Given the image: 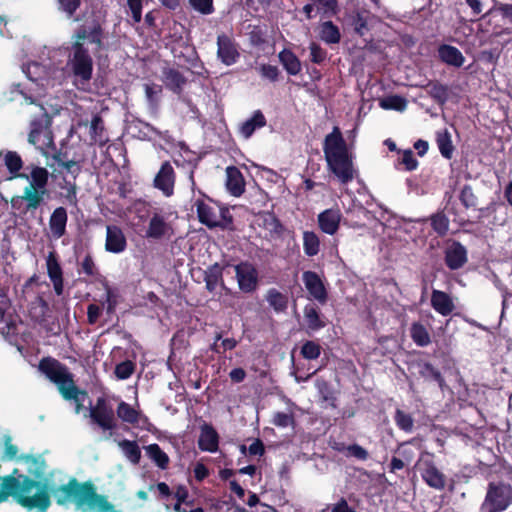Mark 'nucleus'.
Instances as JSON below:
<instances>
[{
	"label": "nucleus",
	"mask_w": 512,
	"mask_h": 512,
	"mask_svg": "<svg viewBox=\"0 0 512 512\" xmlns=\"http://www.w3.org/2000/svg\"><path fill=\"white\" fill-rule=\"evenodd\" d=\"M86 43L100 44L97 32L87 35L85 30H80L74 37L71 53L67 60V68L72 76L73 85L82 91L90 89V80L93 74V60L85 48Z\"/></svg>",
	"instance_id": "obj_1"
},
{
	"label": "nucleus",
	"mask_w": 512,
	"mask_h": 512,
	"mask_svg": "<svg viewBox=\"0 0 512 512\" xmlns=\"http://www.w3.org/2000/svg\"><path fill=\"white\" fill-rule=\"evenodd\" d=\"M323 152L328 169L341 183L346 184L353 180L355 174L353 154L348 149L339 127H333L332 132L326 135Z\"/></svg>",
	"instance_id": "obj_2"
},
{
	"label": "nucleus",
	"mask_w": 512,
	"mask_h": 512,
	"mask_svg": "<svg viewBox=\"0 0 512 512\" xmlns=\"http://www.w3.org/2000/svg\"><path fill=\"white\" fill-rule=\"evenodd\" d=\"M55 476L56 474H52V478H49V496L52 494L59 505L74 503L77 510L92 512L103 497L91 486L81 485L75 479H69L67 483L56 481Z\"/></svg>",
	"instance_id": "obj_3"
},
{
	"label": "nucleus",
	"mask_w": 512,
	"mask_h": 512,
	"mask_svg": "<svg viewBox=\"0 0 512 512\" xmlns=\"http://www.w3.org/2000/svg\"><path fill=\"white\" fill-rule=\"evenodd\" d=\"M19 179L24 180L25 185L22 193L12 198V206L16 207L20 202H23L28 211L36 210L48 194V170L45 167L30 164L19 175Z\"/></svg>",
	"instance_id": "obj_4"
},
{
	"label": "nucleus",
	"mask_w": 512,
	"mask_h": 512,
	"mask_svg": "<svg viewBox=\"0 0 512 512\" xmlns=\"http://www.w3.org/2000/svg\"><path fill=\"white\" fill-rule=\"evenodd\" d=\"M13 498L27 510L46 512L51 504L49 478L32 480L18 472L16 486L13 488Z\"/></svg>",
	"instance_id": "obj_5"
},
{
	"label": "nucleus",
	"mask_w": 512,
	"mask_h": 512,
	"mask_svg": "<svg viewBox=\"0 0 512 512\" xmlns=\"http://www.w3.org/2000/svg\"><path fill=\"white\" fill-rule=\"evenodd\" d=\"M40 371L54 382L63 398L76 403V413L80 412L85 393L78 390L66 367L52 358H45L39 364Z\"/></svg>",
	"instance_id": "obj_6"
},
{
	"label": "nucleus",
	"mask_w": 512,
	"mask_h": 512,
	"mask_svg": "<svg viewBox=\"0 0 512 512\" xmlns=\"http://www.w3.org/2000/svg\"><path fill=\"white\" fill-rule=\"evenodd\" d=\"M39 111L30 122L28 142L33 145L44 157L49 158L55 153V143L51 126V117L42 106H35Z\"/></svg>",
	"instance_id": "obj_7"
},
{
	"label": "nucleus",
	"mask_w": 512,
	"mask_h": 512,
	"mask_svg": "<svg viewBox=\"0 0 512 512\" xmlns=\"http://www.w3.org/2000/svg\"><path fill=\"white\" fill-rule=\"evenodd\" d=\"M197 213L199 221L209 228L224 226L231 223V217L227 208L212 201H197Z\"/></svg>",
	"instance_id": "obj_8"
},
{
	"label": "nucleus",
	"mask_w": 512,
	"mask_h": 512,
	"mask_svg": "<svg viewBox=\"0 0 512 512\" xmlns=\"http://www.w3.org/2000/svg\"><path fill=\"white\" fill-rule=\"evenodd\" d=\"M512 498V489L507 485H490L482 512H501L507 508Z\"/></svg>",
	"instance_id": "obj_9"
},
{
	"label": "nucleus",
	"mask_w": 512,
	"mask_h": 512,
	"mask_svg": "<svg viewBox=\"0 0 512 512\" xmlns=\"http://www.w3.org/2000/svg\"><path fill=\"white\" fill-rule=\"evenodd\" d=\"M239 289L245 293L254 291L258 285L256 268L248 262H242L233 267Z\"/></svg>",
	"instance_id": "obj_10"
},
{
	"label": "nucleus",
	"mask_w": 512,
	"mask_h": 512,
	"mask_svg": "<svg viewBox=\"0 0 512 512\" xmlns=\"http://www.w3.org/2000/svg\"><path fill=\"white\" fill-rule=\"evenodd\" d=\"M217 56L227 66L236 63L239 58L238 49L234 41L227 35L222 34L217 38Z\"/></svg>",
	"instance_id": "obj_11"
},
{
	"label": "nucleus",
	"mask_w": 512,
	"mask_h": 512,
	"mask_svg": "<svg viewBox=\"0 0 512 512\" xmlns=\"http://www.w3.org/2000/svg\"><path fill=\"white\" fill-rule=\"evenodd\" d=\"M302 280L311 297H313L321 304L326 302L327 292L321 278L317 273L306 271L302 275Z\"/></svg>",
	"instance_id": "obj_12"
},
{
	"label": "nucleus",
	"mask_w": 512,
	"mask_h": 512,
	"mask_svg": "<svg viewBox=\"0 0 512 512\" xmlns=\"http://www.w3.org/2000/svg\"><path fill=\"white\" fill-rule=\"evenodd\" d=\"M174 182L175 174L173 167L170 165L169 162L163 163L159 172L155 176V187L161 190L166 197H169L174 192Z\"/></svg>",
	"instance_id": "obj_13"
},
{
	"label": "nucleus",
	"mask_w": 512,
	"mask_h": 512,
	"mask_svg": "<svg viewBox=\"0 0 512 512\" xmlns=\"http://www.w3.org/2000/svg\"><path fill=\"white\" fill-rule=\"evenodd\" d=\"M91 419L101 428L110 430L114 427L113 412L106 406L104 399H98L96 405L90 410Z\"/></svg>",
	"instance_id": "obj_14"
},
{
	"label": "nucleus",
	"mask_w": 512,
	"mask_h": 512,
	"mask_svg": "<svg viewBox=\"0 0 512 512\" xmlns=\"http://www.w3.org/2000/svg\"><path fill=\"white\" fill-rule=\"evenodd\" d=\"M172 233V227L166 221L164 216L156 213L149 220L145 236L147 238L160 239L163 237H169Z\"/></svg>",
	"instance_id": "obj_15"
},
{
	"label": "nucleus",
	"mask_w": 512,
	"mask_h": 512,
	"mask_svg": "<svg viewBox=\"0 0 512 512\" xmlns=\"http://www.w3.org/2000/svg\"><path fill=\"white\" fill-rule=\"evenodd\" d=\"M421 476L432 488L442 490L445 487V476L430 461L420 462Z\"/></svg>",
	"instance_id": "obj_16"
},
{
	"label": "nucleus",
	"mask_w": 512,
	"mask_h": 512,
	"mask_svg": "<svg viewBox=\"0 0 512 512\" xmlns=\"http://www.w3.org/2000/svg\"><path fill=\"white\" fill-rule=\"evenodd\" d=\"M127 242L123 231L114 225H108L106 228L105 248L111 253H121L126 249Z\"/></svg>",
	"instance_id": "obj_17"
},
{
	"label": "nucleus",
	"mask_w": 512,
	"mask_h": 512,
	"mask_svg": "<svg viewBox=\"0 0 512 512\" xmlns=\"http://www.w3.org/2000/svg\"><path fill=\"white\" fill-rule=\"evenodd\" d=\"M341 217L339 209H326L318 215L319 228L328 235H334L339 229Z\"/></svg>",
	"instance_id": "obj_18"
},
{
	"label": "nucleus",
	"mask_w": 512,
	"mask_h": 512,
	"mask_svg": "<svg viewBox=\"0 0 512 512\" xmlns=\"http://www.w3.org/2000/svg\"><path fill=\"white\" fill-rule=\"evenodd\" d=\"M219 436L216 430L208 424L201 426L198 446L202 451L216 452L218 450Z\"/></svg>",
	"instance_id": "obj_19"
},
{
	"label": "nucleus",
	"mask_w": 512,
	"mask_h": 512,
	"mask_svg": "<svg viewBox=\"0 0 512 512\" xmlns=\"http://www.w3.org/2000/svg\"><path fill=\"white\" fill-rule=\"evenodd\" d=\"M445 261L450 269L456 270L461 268L467 262L465 247L457 242L451 244L446 250Z\"/></svg>",
	"instance_id": "obj_20"
},
{
	"label": "nucleus",
	"mask_w": 512,
	"mask_h": 512,
	"mask_svg": "<svg viewBox=\"0 0 512 512\" xmlns=\"http://www.w3.org/2000/svg\"><path fill=\"white\" fill-rule=\"evenodd\" d=\"M226 187L228 191L236 197L244 192V178L236 167L230 166L226 168Z\"/></svg>",
	"instance_id": "obj_21"
},
{
	"label": "nucleus",
	"mask_w": 512,
	"mask_h": 512,
	"mask_svg": "<svg viewBox=\"0 0 512 512\" xmlns=\"http://www.w3.org/2000/svg\"><path fill=\"white\" fill-rule=\"evenodd\" d=\"M67 219V212L63 207L53 211L49 219V228L54 238L58 239L65 234Z\"/></svg>",
	"instance_id": "obj_22"
},
{
	"label": "nucleus",
	"mask_w": 512,
	"mask_h": 512,
	"mask_svg": "<svg viewBox=\"0 0 512 512\" xmlns=\"http://www.w3.org/2000/svg\"><path fill=\"white\" fill-rule=\"evenodd\" d=\"M431 305L442 316H447L454 310V304L450 296L439 290H433Z\"/></svg>",
	"instance_id": "obj_23"
},
{
	"label": "nucleus",
	"mask_w": 512,
	"mask_h": 512,
	"mask_svg": "<svg viewBox=\"0 0 512 512\" xmlns=\"http://www.w3.org/2000/svg\"><path fill=\"white\" fill-rule=\"evenodd\" d=\"M259 227H262L270 238H277L283 232V226L279 220L271 213H264L257 219Z\"/></svg>",
	"instance_id": "obj_24"
},
{
	"label": "nucleus",
	"mask_w": 512,
	"mask_h": 512,
	"mask_svg": "<svg viewBox=\"0 0 512 512\" xmlns=\"http://www.w3.org/2000/svg\"><path fill=\"white\" fill-rule=\"evenodd\" d=\"M319 38L327 44H337L341 40L339 28L332 21H325L318 27Z\"/></svg>",
	"instance_id": "obj_25"
},
{
	"label": "nucleus",
	"mask_w": 512,
	"mask_h": 512,
	"mask_svg": "<svg viewBox=\"0 0 512 512\" xmlns=\"http://www.w3.org/2000/svg\"><path fill=\"white\" fill-rule=\"evenodd\" d=\"M266 125V119L261 111H255L252 116L244 121L240 126L241 135L248 139L256 129Z\"/></svg>",
	"instance_id": "obj_26"
},
{
	"label": "nucleus",
	"mask_w": 512,
	"mask_h": 512,
	"mask_svg": "<svg viewBox=\"0 0 512 512\" xmlns=\"http://www.w3.org/2000/svg\"><path fill=\"white\" fill-rule=\"evenodd\" d=\"M438 53L441 60L448 65L460 67L464 63V56L456 47L442 45L440 46Z\"/></svg>",
	"instance_id": "obj_27"
},
{
	"label": "nucleus",
	"mask_w": 512,
	"mask_h": 512,
	"mask_svg": "<svg viewBox=\"0 0 512 512\" xmlns=\"http://www.w3.org/2000/svg\"><path fill=\"white\" fill-rule=\"evenodd\" d=\"M52 157L60 167L73 177H76L80 173L81 162L83 161L81 156L74 157L73 159H66L65 155L54 154Z\"/></svg>",
	"instance_id": "obj_28"
},
{
	"label": "nucleus",
	"mask_w": 512,
	"mask_h": 512,
	"mask_svg": "<svg viewBox=\"0 0 512 512\" xmlns=\"http://www.w3.org/2000/svg\"><path fill=\"white\" fill-rule=\"evenodd\" d=\"M21 461L26 467L27 472L35 477V480L44 479L42 474L45 470V461L41 457L25 456L21 458Z\"/></svg>",
	"instance_id": "obj_29"
},
{
	"label": "nucleus",
	"mask_w": 512,
	"mask_h": 512,
	"mask_svg": "<svg viewBox=\"0 0 512 512\" xmlns=\"http://www.w3.org/2000/svg\"><path fill=\"white\" fill-rule=\"evenodd\" d=\"M24 73L33 82H39L41 86L44 81H48V71L45 66L38 62L28 63L24 68Z\"/></svg>",
	"instance_id": "obj_30"
},
{
	"label": "nucleus",
	"mask_w": 512,
	"mask_h": 512,
	"mask_svg": "<svg viewBox=\"0 0 512 512\" xmlns=\"http://www.w3.org/2000/svg\"><path fill=\"white\" fill-rule=\"evenodd\" d=\"M4 163L9 173L10 179L18 178L22 174L23 161L21 156L15 151H7L4 155Z\"/></svg>",
	"instance_id": "obj_31"
},
{
	"label": "nucleus",
	"mask_w": 512,
	"mask_h": 512,
	"mask_svg": "<svg viewBox=\"0 0 512 512\" xmlns=\"http://www.w3.org/2000/svg\"><path fill=\"white\" fill-rule=\"evenodd\" d=\"M304 319L307 329L316 331L325 326V322L320 318L317 309L313 305H307L304 308Z\"/></svg>",
	"instance_id": "obj_32"
},
{
	"label": "nucleus",
	"mask_w": 512,
	"mask_h": 512,
	"mask_svg": "<svg viewBox=\"0 0 512 512\" xmlns=\"http://www.w3.org/2000/svg\"><path fill=\"white\" fill-rule=\"evenodd\" d=\"M17 474L18 469H14L10 475L0 477V503L6 501L9 496L13 497V488L16 486Z\"/></svg>",
	"instance_id": "obj_33"
},
{
	"label": "nucleus",
	"mask_w": 512,
	"mask_h": 512,
	"mask_svg": "<svg viewBox=\"0 0 512 512\" xmlns=\"http://www.w3.org/2000/svg\"><path fill=\"white\" fill-rule=\"evenodd\" d=\"M410 336L414 343L425 347L431 343V337L427 329L420 323H413L410 328Z\"/></svg>",
	"instance_id": "obj_34"
},
{
	"label": "nucleus",
	"mask_w": 512,
	"mask_h": 512,
	"mask_svg": "<svg viewBox=\"0 0 512 512\" xmlns=\"http://www.w3.org/2000/svg\"><path fill=\"white\" fill-rule=\"evenodd\" d=\"M125 457L133 464H138L141 458V451L135 441L122 440L118 443Z\"/></svg>",
	"instance_id": "obj_35"
},
{
	"label": "nucleus",
	"mask_w": 512,
	"mask_h": 512,
	"mask_svg": "<svg viewBox=\"0 0 512 512\" xmlns=\"http://www.w3.org/2000/svg\"><path fill=\"white\" fill-rule=\"evenodd\" d=\"M145 451L147 456L155 462V464L161 468L165 469L169 463V457L168 455L161 450L159 445L157 444H150L147 447H145Z\"/></svg>",
	"instance_id": "obj_36"
},
{
	"label": "nucleus",
	"mask_w": 512,
	"mask_h": 512,
	"mask_svg": "<svg viewBox=\"0 0 512 512\" xmlns=\"http://www.w3.org/2000/svg\"><path fill=\"white\" fill-rule=\"evenodd\" d=\"M279 59L289 74L297 75L301 71V63L292 52L287 50L280 52Z\"/></svg>",
	"instance_id": "obj_37"
},
{
	"label": "nucleus",
	"mask_w": 512,
	"mask_h": 512,
	"mask_svg": "<svg viewBox=\"0 0 512 512\" xmlns=\"http://www.w3.org/2000/svg\"><path fill=\"white\" fill-rule=\"evenodd\" d=\"M266 300L276 312H282L287 308V296L277 291L276 289H270L267 292Z\"/></svg>",
	"instance_id": "obj_38"
},
{
	"label": "nucleus",
	"mask_w": 512,
	"mask_h": 512,
	"mask_svg": "<svg viewBox=\"0 0 512 512\" xmlns=\"http://www.w3.org/2000/svg\"><path fill=\"white\" fill-rule=\"evenodd\" d=\"M379 105L384 110L404 111L407 107V101L399 95H390L380 99Z\"/></svg>",
	"instance_id": "obj_39"
},
{
	"label": "nucleus",
	"mask_w": 512,
	"mask_h": 512,
	"mask_svg": "<svg viewBox=\"0 0 512 512\" xmlns=\"http://www.w3.org/2000/svg\"><path fill=\"white\" fill-rule=\"evenodd\" d=\"M303 249L306 255L315 256L320 249V240L316 233L305 231L303 233Z\"/></svg>",
	"instance_id": "obj_40"
},
{
	"label": "nucleus",
	"mask_w": 512,
	"mask_h": 512,
	"mask_svg": "<svg viewBox=\"0 0 512 512\" xmlns=\"http://www.w3.org/2000/svg\"><path fill=\"white\" fill-rule=\"evenodd\" d=\"M436 141L441 155L450 159L453 154V145L449 132L447 130L437 132Z\"/></svg>",
	"instance_id": "obj_41"
},
{
	"label": "nucleus",
	"mask_w": 512,
	"mask_h": 512,
	"mask_svg": "<svg viewBox=\"0 0 512 512\" xmlns=\"http://www.w3.org/2000/svg\"><path fill=\"white\" fill-rule=\"evenodd\" d=\"M118 417L127 423H137L140 417V413L126 402H120L117 408Z\"/></svg>",
	"instance_id": "obj_42"
},
{
	"label": "nucleus",
	"mask_w": 512,
	"mask_h": 512,
	"mask_svg": "<svg viewBox=\"0 0 512 512\" xmlns=\"http://www.w3.org/2000/svg\"><path fill=\"white\" fill-rule=\"evenodd\" d=\"M222 279V270L218 264L213 265L206 272L205 282L206 287L209 291H214L217 286L220 284Z\"/></svg>",
	"instance_id": "obj_43"
},
{
	"label": "nucleus",
	"mask_w": 512,
	"mask_h": 512,
	"mask_svg": "<svg viewBox=\"0 0 512 512\" xmlns=\"http://www.w3.org/2000/svg\"><path fill=\"white\" fill-rule=\"evenodd\" d=\"M185 79L183 76L175 70L169 69L164 72V83L173 91H178L184 84Z\"/></svg>",
	"instance_id": "obj_44"
},
{
	"label": "nucleus",
	"mask_w": 512,
	"mask_h": 512,
	"mask_svg": "<svg viewBox=\"0 0 512 512\" xmlns=\"http://www.w3.org/2000/svg\"><path fill=\"white\" fill-rule=\"evenodd\" d=\"M368 20L369 14L367 12H357L355 14L352 25L358 35L363 36L366 34L368 31Z\"/></svg>",
	"instance_id": "obj_45"
},
{
	"label": "nucleus",
	"mask_w": 512,
	"mask_h": 512,
	"mask_svg": "<svg viewBox=\"0 0 512 512\" xmlns=\"http://www.w3.org/2000/svg\"><path fill=\"white\" fill-rule=\"evenodd\" d=\"M314 3L317 10L326 16H333L338 12L337 0H314Z\"/></svg>",
	"instance_id": "obj_46"
},
{
	"label": "nucleus",
	"mask_w": 512,
	"mask_h": 512,
	"mask_svg": "<svg viewBox=\"0 0 512 512\" xmlns=\"http://www.w3.org/2000/svg\"><path fill=\"white\" fill-rule=\"evenodd\" d=\"M321 347L314 341H307L301 348V354L305 359L313 360L320 356Z\"/></svg>",
	"instance_id": "obj_47"
},
{
	"label": "nucleus",
	"mask_w": 512,
	"mask_h": 512,
	"mask_svg": "<svg viewBox=\"0 0 512 512\" xmlns=\"http://www.w3.org/2000/svg\"><path fill=\"white\" fill-rule=\"evenodd\" d=\"M190 6L202 15H210L214 12L213 0H188Z\"/></svg>",
	"instance_id": "obj_48"
},
{
	"label": "nucleus",
	"mask_w": 512,
	"mask_h": 512,
	"mask_svg": "<svg viewBox=\"0 0 512 512\" xmlns=\"http://www.w3.org/2000/svg\"><path fill=\"white\" fill-rule=\"evenodd\" d=\"M135 370V365L131 361H124L119 363L115 368V375L119 380L128 379Z\"/></svg>",
	"instance_id": "obj_49"
},
{
	"label": "nucleus",
	"mask_w": 512,
	"mask_h": 512,
	"mask_svg": "<svg viewBox=\"0 0 512 512\" xmlns=\"http://www.w3.org/2000/svg\"><path fill=\"white\" fill-rule=\"evenodd\" d=\"M431 225L439 235H444L448 231L449 220L444 214H436L431 218Z\"/></svg>",
	"instance_id": "obj_50"
},
{
	"label": "nucleus",
	"mask_w": 512,
	"mask_h": 512,
	"mask_svg": "<svg viewBox=\"0 0 512 512\" xmlns=\"http://www.w3.org/2000/svg\"><path fill=\"white\" fill-rule=\"evenodd\" d=\"M395 421L400 429L406 432L412 431L413 419L409 414L401 410H397L395 415Z\"/></svg>",
	"instance_id": "obj_51"
},
{
	"label": "nucleus",
	"mask_w": 512,
	"mask_h": 512,
	"mask_svg": "<svg viewBox=\"0 0 512 512\" xmlns=\"http://www.w3.org/2000/svg\"><path fill=\"white\" fill-rule=\"evenodd\" d=\"M47 268H48V274L51 278V280L54 283V286H57V282L61 279V269L58 263L54 260L49 258L47 261Z\"/></svg>",
	"instance_id": "obj_52"
},
{
	"label": "nucleus",
	"mask_w": 512,
	"mask_h": 512,
	"mask_svg": "<svg viewBox=\"0 0 512 512\" xmlns=\"http://www.w3.org/2000/svg\"><path fill=\"white\" fill-rule=\"evenodd\" d=\"M103 286L106 292L105 304L108 313H112L116 307V295L106 281L103 282Z\"/></svg>",
	"instance_id": "obj_53"
},
{
	"label": "nucleus",
	"mask_w": 512,
	"mask_h": 512,
	"mask_svg": "<svg viewBox=\"0 0 512 512\" xmlns=\"http://www.w3.org/2000/svg\"><path fill=\"white\" fill-rule=\"evenodd\" d=\"M460 199L466 207H473L476 205V196L474 195L472 188L469 186L463 187L461 190Z\"/></svg>",
	"instance_id": "obj_54"
},
{
	"label": "nucleus",
	"mask_w": 512,
	"mask_h": 512,
	"mask_svg": "<svg viewBox=\"0 0 512 512\" xmlns=\"http://www.w3.org/2000/svg\"><path fill=\"white\" fill-rule=\"evenodd\" d=\"M310 59L314 63H322L326 59V52L318 44L311 43Z\"/></svg>",
	"instance_id": "obj_55"
},
{
	"label": "nucleus",
	"mask_w": 512,
	"mask_h": 512,
	"mask_svg": "<svg viewBox=\"0 0 512 512\" xmlns=\"http://www.w3.org/2000/svg\"><path fill=\"white\" fill-rule=\"evenodd\" d=\"M400 163L405 166L406 170L409 171L416 169L418 165V162L411 150H406L403 152Z\"/></svg>",
	"instance_id": "obj_56"
},
{
	"label": "nucleus",
	"mask_w": 512,
	"mask_h": 512,
	"mask_svg": "<svg viewBox=\"0 0 512 512\" xmlns=\"http://www.w3.org/2000/svg\"><path fill=\"white\" fill-rule=\"evenodd\" d=\"M59 8L70 17L78 9L80 0H58Z\"/></svg>",
	"instance_id": "obj_57"
},
{
	"label": "nucleus",
	"mask_w": 512,
	"mask_h": 512,
	"mask_svg": "<svg viewBox=\"0 0 512 512\" xmlns=\"http://www.w3.org/2000/svg\"><path fill=\"white\" fill-rule=\"evenodd\" d=\"M293 423V417L290 414L278 412L273 417V424L278 427H288Z\"/></svg>",
	"instance_id": "obj_58"
},
{
	"label": "nucleus",
	"mask_w": 512,
	"mask_h": 512,
	"mask_svg": "<svg viewBox=\"0 0 512 512\" xmlns=\"http://www.w3.org/2000/svg\"><path fill=\"white\" fill-rule=\"evenodd\" d=\"M135 22H140L142 16V0H127Z\"/></svg>",
	"instance_id": "obj_59"
},
{
	"label": "nucleus",
	"mask_w": 512,
	"mask_h": 512,
	"mask_svg": "<svg viewBox=\"0 0 512 512\" xmlns=\"http://www.w3.org/2000/svg\"><path fill=\"white\" fill-rule=\"evenodd\" d=\"M102 129H103V127H102L101 119L99 117H94L92 119L91 125H90L91 139L94 142H100V143L103 142V140L101 138L100 139L97 138L98 132L102 131Z\"/></svg>",
	"instance_id": "obj_60"
},
{
	"label": "nucleus",
	"mask_w": 512,
	"mask_h": 512,
	"mask_svg": "<svg viewBox=\"0 0 512 512\" xmlns=\"http://www.w3.org/2000/svg\"><path fill=\"white\" fill-rule=\"evenodd\" d=\"M260 73L264 78H267L271 81H275L278 76V69L276 66L262 65L260 67Z\"/></svg>",
	"instance_id": "obj_61"
},
{
	"label": "nucleus",
	"mask_w": 512,
	"mask_h": 512,
	"mask_svg": "<svg viewBox=\"0 0 512 512\" xmlns=\"http://www.w3.org/2000/svg\"><path fill=\"white\" fill-rule=\"evenodd\" d=\"M430 94L433 98L444 101L447 97V89L439 84H435L430 89Z\"/></svg>",
	"instance_id": "obj_62"
},
{
	"label": "nucleus",
	"mask_w": 512,
	"mask_h": 512,
	"mask_svg": "<svg viewBox=\"0 0 512 512\" xmlns=\"http://www.w3.org/2000/svg\"><path fill=\"white\" fill-rule=\"evenodd\" d=\"M161 90L162 89L159 85H155V84H146L145 85V94H146L147 99L150 102H153L156 100L158 95L161 93Z\"/></svg>",
	"instance_id": "obj_63"
},
{
	"label": "nucleus",
	"mask_w": 512,
	"mask_h": 512,
	"mask_svg": "<svg viewBox=\"0 0 512 512\" xmlns=\"http://www.w3.org/2000/svg\"><path fill=\"white\" fill-rule=\"evenodd\" d=\"M101 315V308L98 305L90 304L87 309L88 322L94 324Z\"/></svg>",
	"instance_id": "obj_64"
}]
</instances>
